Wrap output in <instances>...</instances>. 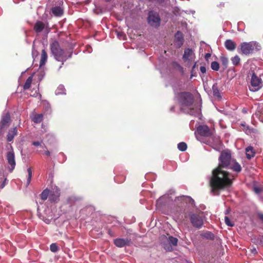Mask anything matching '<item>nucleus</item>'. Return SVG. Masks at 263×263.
Listing matches in <instances>:
<instances>
[{"label": "nucleus", "mask_w": 263, "mask_h": 263, "mask_svg": "<svg viewBox=\"0 0 263 263\" xmlns=\"http://www.w3.org/2000/svg\"><path fill=\"white\" fill-rule=\"evenodd\" d=\"M250 129H249V128H247V130H246V132H248V133H250Z\"/></svg>", "instance_id": "49530a36"}, {"label": "nucleus", "mask_w": 263, "mask_h": 263, "mask_svg": "<svg viewBox=\"0 0 263 263\" xmlns=\"http://www.w3.org/2000/svg\"><path fill=\"white\" fill-rule=\"evenodd\" d=\"M210 56H211V54H209V53H208V54H206V55H205V58L209 57H210Z\"/></svg>", "instance_id": "a18cd8bd"}, {"label": "nucleus", "mask_w": 263, "mask_h": 263, "mask_svg": "<svg viewBox=\"0 0 263 263\" xmlns=\"http://www.w3.org/2000/svg\"><path fill=\"white\" fill-rule=\"evenodd\" d=\"M42 141H34L32 142V144L35 146H40L42 147Z\"/></svg>", "instance_id": "4c0bfd02"}, {"label": "nucleus", "mask_w": 263, "mask_h": 263, "mask_svg": "<svg viewBox=\"0 0 263 263\" xmlns=\"http://www.w3.org/2000/svg\"><path fill=\"white\" fill-rule=\"evenodd\" d=\"M178 148L182 152L186 151L187 148V145L185 142H180L178 144Z\"/></svg>", "instance_id": "cd10ccee"}, {"label": "nucleus", "mask_w": 263, "mask_h": 263, "mask_svg": "<svg viewBox=\"0 0 263 263\" xmlns=\"http://www.w3.org/2000/svg\"><path fill=\"white\" fill-rule=\"evenodd\" d=\"M195 58V53L192 49L186 48L184 50L182 57L184 62H187L189 63H191L194 61Z\"/></svg>", "instance_id": "9b49d317"}, {"label": "nucleus", "mask_w": 263, "mask_h": 263, "mask_svg": "<svg viewBox=\"0 0 263 263\" xmlns=\"http://www.w3.org/2000/svg\"><path fill=\"white\" fill-rule=\"evenodd\" d=\"M183 36L181 32L178 31L175 35V42L177 47H180L183 44Z\"/></svg>", "instance_id": "2eb2a0df"}, {"label": "nucleus", "mask_w": 263, "mask_h": 263, "mask_svg": "<svg viewBox=\"0 0 263 263\" xmlns=\"http://www.w3.org/2000/svg\"><path fill=\"white\" fill-rule=\"evenodd\" d=\"M229 213V210H227L226 212V214H228Z\"/></svg>", "instance_id": "09e8293b"}, {"label": "nucleus", "mask_w": 263, "mask_h": 263, "mask_svg": "<svg viewBox=\"0 0 263 263\" xmlns=\"http://www.w3.org/2000/svg\"><path fill=\"white\" fill-rule=\"evenodd\" d=\"M224 221L227 226L230 227H233L234 226V224L230 221L228 217L226 216L224 217Z\"/></svg>", "instance_id": "f704fd0d"}, {"label": "nucleus", "mask_w": 263, "mask_h": 263, "mask_svg": "<svg viewBox=\"0 0 263 263\" xmlns=\"http://www.w3.org/2000/svg\"><path fill=\"white\" fill-rule=\"evenodd\" d=\"M225 47L230 51H233L236 48V44L231 40H227L224 43Z\"/></svg>", "instance_id": "f3484780"}, {"label": "nucleus", "mask_w": 263, "mask_h": 263, "mask_svg": "<svg viewBox=\"0 0 263 263\" xmlns=\"http://www.w3.org/2000/svg\"><path fill=\"white\" fill-rule=\"evenodd\" d=\"M261 49L260 45L255 41L250 42H243L240 44V49L244 54H249L254 51H258Z\"/></svg>", "instance_id": "39448f33"}, {"label": "nucleus", "mask_w": 263, "mask_h": 263, "mask_svg": "<svg viewBox=\"0 0 263 263\" xmlns=\"http://www.w3.org/2000/svg\"><path fill=\"white\" fill-rule=\"evenodd\" d=\"M253 191L256 194H258L261 192V189L259 187L254 186L253 187Z\"/></svg>", "instance_id": "e433bc0d"}, {"label": "nucleus", "mask_w": 263, "mask_h": 263, "mask_svg": "<svg viewBox=\"0 0 263 263\" xmlns=\"http://www.w3.org/2000/svg\"><path fill=\"white\" fill-rule=\"evenodd\" d=\"M45 154L47 156H48L50 155V152H49V151H45Z\"/></svg>", "instance_id": "c03bdc74"}, {"label": "nucleus", "mask_w": 263, "mask_h": 263, "mask_svg": "<svg viewBox=\"0 0 263 263\" xmlns=\"http://www.w3.org/2000/svg\"><path fill=\"white\" fill-rule=\"evenodd\" d=\"M47 60V54L45 50H42L41 60L40 62V66L44 65Z\"/></svg>", "instance_id": "b1692460"}, {"label": "nucleus", "mask_w": 263, "mask_h": 263, "mask_svg": "<svg viewBox=\"0 0 263 263\" xmlns=\"http://www.w3.org/2000/svg\"><path fill=\"white\" fill-rule=\"evenodd\" d=\"M7 152L6 159L8 164V170L11 173L15 168L16 161L14 149L11 144H7L6 146Z\"/></svg>", "instance_id": "20e7f679"}, {"label": "nucleus", "mask_w": 263, "mask_h": 263, "mask_svg": "<svg viewBox=\"0 0 263 263\" xmlns=\"http://www.w3.org/2000/svg\"><path fill=\"white\" fill-rule=\"evenodd\" d=\"M220 60H221V61L222 64L224 66H227L228 64V62H229L228 59L226 57L222 56L220 58Z\"/></svg>", "instance_id": "473e14b6"}, {"label": "nucleus", "mask_w": 263, "mask_h": 263, "mask_svg": "<svg viewBox=\"0 0 263 263\" xmlns=\"http://www.w3.org/2000/svg\"><path fill=\"white\" fill-rule=\"evenodd\" d=\"M196 67V63L194 64V66H193V70Z\"/></svg>", "instance_id": "de8ad7c7"}, {"label": "nucleus", "mask_w": 263, "mask_h": 263, "mask_svg": "<svg viewBox=\"0 0 263 263\" xmlns=\"http://www.w3.org/2000/svg\"><path fill=\"white\" fill-rule=\"evenodd\" d=\"M34 29L36 32H42L45 35H47L50 31L48 24L41 21H38L35 23Z\"/></svg>", "instance_id": "9d476101"}, {"label": "nucleus", "mask_w": 263, "mask_h": 263, "mask_svg": "<svg viewBox=\"0 0 263 263\" xmlns=\"http://www.w3.org/2000/svg\"><path fill=\"white\" fill-rule=\"evenodd\" d=\"M200 70L202 73H204L206 72V68L204 66H201L200 67Z\"/></svg>", "instance_id": "79ce46f5"}, {"label": "nucleus", "mask_w": 263, "mask_h": 263, "mask_svg": "<svg viewBox=\"0 0 263 263\" xmlns=\"http://www.w3.org/2000/svg\"><path fill=\"white\" fill-rule=\"evenodd\" d=\"M50 50L54 58L59 62H62V65L72 54L70 51H64L60 46L59 42L54 41L50 45Z\"/></svg>", "instance_id": "7ed1b4c3"}, {"label": "nucleus", "mask_w": 263, "mask_h": 263, "mask_svg": "<svg viewBox=\"0 0 263 263\" xmlns=\"http://www.w3.org/2000/svg\"><path fill=\"white\" fill-rule=\"evenodd\" d=\"M207 238H209L210 239H213L214 238V235L211 233H206V236Z\"/></svg>", "instance_id": "a19ab883"}, {"label": "nucleus", "mask_w": 263, "mask_h": 263, "mask_svg": "<svg viewBox=\"0 0 263 263\" xmlns=\"http://www.w3.org/2000/svg\"><path fill=\"white\" fill-rule=\"evenodd\" d=\"M261 218H262V219H263V216Z\"/></svg>", "instance_id": "8fccbe9b"}, {"label": "nucleus", "mask_w": 263, "mask_h": 263, "mask_svg": "<svg viewBox=\"0 0 263 263\" xmlns=\"http://www.w3.org/2000/svg\"><path fill=\"white\" fill-rule=\"evenodd\" d=\"M148 24L154 27H157L160 25V18L158 14L153 11L149 13L148 17Z\"/></svg>", "instance_id": "1a4fd4ad"}, {"label": "nucleus", "mask_w": 263, "mask_h": 263, "mask_svg": "<svg viewBox=\"0 0 263 263\" xmlns=\"http://www.w3.org/2000/svg\"><path fill=\"white\" fill-rule=\"evenodd\" d=\"M168 196L166 195L159 198L156 201V205L157 208H160L165 203H167L168 202Z\"/></svg>", "instance_id": "dca6fc26"}, {"label": "nucleus", "mask_w": 263, "mask_h": 263, "mask_svg": "<svg viewBox=\"0 0 263 263\" xmlns=\"http://www.w3.org/2000/svg\"><path fill=\"white\" fill-rule=\"evenodd\" d=\"M33 76H30L26 80L24 85V89H28L30 88L31 84L32 81Z\"/></svg>", "instance_id": "a878e982"}, {"label": "nucleus", "mask_w": 263, "mask_h": 263, "mask_svg": "<svg viewBox=\"0 0 263 263\" xmlns=\"http://www.w3.org/2000/svg\"><path fill=\"white\" fill-rule=\"evenodd\" d=\"M178 201H181L185 202H189L191 204L194 202V200L190 197L184 196L176 197L175 199V201L177 202Z\"/></svg>", "instance_id": "4be33fe9"}, {"label": "nucleus", "mask_w": 263, "mask_h": 263, "mask_svg": "<svg viewBox=\"0 0 263 263\" xmlns=\"http://www.w3.org/2000/svg\"><path fill=\"white\" fill-rule=\"evenodd\" d=\"M38 55V52L36 51L34 48H33L32 51V55L33 58H34L36 57Z\"/></svg>", "instance_id": "58836bf2"}, {"label": "nucleus", "mask_w": 263, "mask_h": 263, "mask_svg": "<svg viewBox=\"0 0 263 263\" xmlns=\"http://www.w3.org/2000/svg\"><path fill=\"white\" fill-rule=\"evenodd\" d=\"M50 249L52 252H56L58 250V247L55 243H52L50 246Z\"/></svg>", "instance_id": "72a5a7b5"}, {"label": "nucleus", "mask_w": 263, "mask_h": 263, "mask_svg": "<svg viewBox=\"0 0 263 263\" xmlns=\"http://www.w3.org/2000/svg\"><path fill=\"white\" fill-rule=\"evenodd\" d=\"M10 121V117L9 113H6L2 116L0 122V131L4 128L9 126Z\"/></svg>", "instance_id": "ddd939ff"}, {"label": "nucleus", "mask_w": 263, "mask_h": 263, "mask_svg": "<svg viewBox=\"0 0 263 263\" xmlns=\"http://www.w3.org/2000/svg\"><path fill=\"white\" fill-rule=\"evenodd\" d=\"M211 68L215 71H218L219 69V65L217 62H213L211 63Z\"/></svg>", "instance_id": "7c9ffc66"}, {"label": "nucleus", "mask_w": 263, "mask_h": 263, "mask_svg": "<svg viewBox=\"0 0 263 263\" xmlns=\"http://www.w3.org/2000/svg\"><path fill=\"white\" fill-rule=\"evenodd\" d=\"M55 93L56 95L65 94V89L64 86L60 85L55 90Z\"/></svg>", "instance_id": "bb28decb"}, {"label": "nucleus", "mask_w": 263, "mask_h": 263, "mask_svg": "<svg viewBox=\"0 0 263 263\" xmlns=\"http://www.w3.org/2000/svg\"><path fill=\"white\" fill-rule=\"evenodd\" d=\"M232 62L233 65H237L240 62V58L238 55H235L232 59Z\"/></svg>", "instance_id": "2f4dec72"}, {"label": "nucleus", "mask_w": 263, "mask_h": 263, "mask_svg": "<svg viewBox=\"0 0 263 263\" xmlns=\"http://www.w3.org/2000/svg\"><path fill=\"white\" fill-rule=\"evenodd\" d=\"M130 243L129 240L128 239L117 238L114 240L115 245L118 247H123L126 245H128Z\"/></svg>", "instance_id": "4468645a"}, {"label": "nucleus", "mask_w": 263, "mask_h": 263, "mask_svg": "<svg viewBox=\"0 0 263 263\" xmlns=\"http://www.w3.org/2000/svg\"><path fill=\"white\" fill-rule=\"evenodd\" d=\"M246 153L247 158L250 159L255 156V151L252 146H249L246 148Z\"/></svg>", "instance_id": "6ab92c4d"}, {"label": "nucleus", "mask_w": 263, "mask_h": 263, "mask_svg": "<svg viewBox=\"0 0 263 263\" xmlns=\"http://www.w3.org/2000/svg\"><path fill=\"white\" fill-rule=\"evenodd\" d=\"M56 194H57V195H56V197H55V198H54V197H52L51 196V194H50V195H49V198H50V200H53V201H55V200H57V198L59 197V191H57V193H56Z\"/></svg>", "instance_id": "ea45409f"}, {"label": "nucleus", "mask_w": 263, "mask_h": 263, "mask_svg": "<svg viewBox=\"0 0 263 263\" xmlns=\"http://www.w3.org/2000/svg\"><path fill=\"white\" fill-rule=\"evenodd\" d=\"M190 221L193 226L197 229H200L203 224L202 213H193L190 214Z\"/></svg>", "instance_id": "0eeeda50"}, {"label": "nucleus", "mask_w": 263, "mask_h": 263, "mask_svg": "<svg viewBox=\"0 0 263 263\" xmlns=\"http://www.w3.org/2000/svg\"><path fill=\"white\" fill-rule=\"evenodd\" d=\"M178 100L181 105V109L185 113L191 115L200 116V108L194 104V97L190 92H183L179 93Z\"/></svg>", "instance_id": "f03ea898"}, {"label": "nucleus", "mask_w": 263, "mask_h": 263, "mask_svg": "<svg viewBox=\"0 0 263 263\" xmlns=\"http://www.w3.org/2000/svg\"><path fill=\"white\" fill-rule=\"evenodd\" d=\"M160 239L164 249L166 251H172L173 246H176L178 243L177 238L170 236L168 234L166 235H162Z\"/></svg>", "instance_id": "423d86ee"}, {"label": "nucleus", "mask_w": 263, "mask_h": 263, "mask_svg": "<svg viewBox=\"0 0 263 263\" xmlns=\"http://www.w3.org/2000/svg\"><path fill=\"white\" fill-rule=\"evenodd\" d=\"M32 120L36 123H39L41 122L43 119V114H33L31 117Z\"/></svg>", "instance_id": "412c9836"}, {"label": "nucleus", "mask_w": 263, "mask_h": 263, "mask_svg": "<svg viewBox=\"0 0 263 263\" xmlns=\"http://www.w3.org/2000/svg\"><path fill=\"white\" fill-rule=\"evenodd\" d=\"M49 195V191L48 189H46V190H44L41 194V199L43 200L47 199Z\"/></svg>", "instance_id": "c85d7f7f"}, {"label": "nucleus", "mask_w": 263, "mask_h": 263, "mask_svg": "<svg viewBox=\"0 0 263 263\" xmlns=\"http://www.w3.org/2000/svg\"><path fill=\"white\" fill-rule=\"evenodd\" d=\"M17 129L16 127L10 130L7 135V140L11 141L13 140L15 136L17 135Z\"/></svg>", "instance_id": "aec40b11"}, {"label": "nucleus", "mask_w": 263, "mask_h": 263, "mask_svg": "<svg viewBox=\"0 0 263 263\" xmlns=\"http://www.w3.org/2000/svg\"><path fill=\"white\" fill-rule=\"evenodd\" d=\"M213 95L217 98H220V95L217 84H214L212 86Z\"/></svg>", "instance_id": "393cba45"}, {"label": "nucleus", "mask_w": 263, "mask_h": 263, "mask_svg": "<svg viewBox=\"0 0 263 263\" xmlns=\"http://www.w3.org/2000/svg\"><path fill=\"white\" fill-rule=\"evenodd\" d=\"M219 160V165L213 170L210 180L211 192L215 195H218L220 191L230 187L234 179L232 174L223 170L233 162L230 152L228 150L222 152Z\"/></svg>", "instance_id": "f257e3e1"}, {"label": "nucleus", "mask_w": 263, "mask_h": 263, "mask_svg": "<svg viewBox=\"0 0 263 263\" xmlns=\"http://www.w3.org/2000/svg\"><path fill=\"white\" fill-rule=\"evenodd\" d=\"M3 178L0 177V188L3 189L6 184V182L7 181V178H5L4 180L3 181Z\"/></svg>", "instance_id": "c9c22d12"}, {"label": "nucleus", "mask_w": 263, "mask_h": 263, "mask_svg": "<svg viewBox=\"0 0 263 263\" xmlns=\"http://www.w3.org/2000/svg\"><path fill=\"white\" fill-rule=\"evenodd\" d=\"M52 13L56 16H60L63 13V9L60 7H55L52 9Z\"/></svg>", "instance_id": "5701e85b"}, {"label": "nucleus", "mask_w": 263, "mask_h": 263, "mask_svg": "<svg viewBox=\"0 0 263 263\" xmlns=\"http://www.w3.org/2000/svg\"><path fill=\"white\" fill-rule=\"evenodd\" d=\"M262 86L261 79L257 77L254 73L252 74L249 85V89L252 91H258Z\"/></svg>", "instance_id": "6e6552de"}, {"label": "nucleus", "mask_w": 263, "mask_h": 263, "mask_svg": "<svg viewBox=\"0 0 263 263\" xmlns=\"http://www.w3.org/2000/svg\"><path fill=\"white\" fill-rule=\"evenodd\" d=\"M37 95H38L37 90H35V92L32 95H31V96L33 97H36Z\"/></svg>", "instance_id": "37998d69"}, {"label": "nucleus", "mask_w": 263, "mask_h": 263, "mask_svg": "<svg viewBox=\"0 0 263 263\" xmlns=\"http://www.w3.org/2000/svg\"><path fill=\"white\" fill-rule=\"evenodd\" d=\"M28 177L27 180V185H28L31 182L32 178V171L30 167L27 169Z\"/></svg>", "instance_id": "c756f323"}, {"label": "nucleus", "mask_w": 263, "mask_h": 263, "mask_svg": "<svg viewBox=\"0 0 263 263\" xmlns=\"http://www.w3.org/2000/svg\"><path fill=\"white\" fill-rule=\"evenodd\" d=\"M198 133L202 136L208 137L212 135L213 133L206 125H200L197 128Z\"/></svg>", "instance_id": "f8f14e48"}, {"label": "nucleus", "mask_w": 263, "mask_h": 263, "mask_svg": "<svg viewBox=\"0 0 263 263\" xmlns=\"http://www.w3.org/2000/svg\"><path fill=\"white\" fill-rule=\"evenodd\" d=\"M227 167L232 169L233 171L236 172H239L241 170V167L240 164L233 160V162H231V164L228 166Z\"/></svg>", "instance_id": "a211bd4d"}]
</instances>
